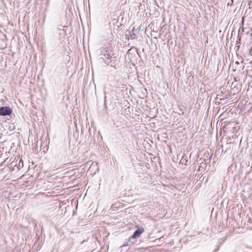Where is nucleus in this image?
I'll use <instances>...</instances> for the list:
<instances>
[{"label":"nucleus","mask_w":252,"mask_h":252,"mask_svg":"<svg viewBox=\"0 0 252 252\" xmlns=\"http://www.w3.org/2000/svg\"><path fill=\"white\" fill-rule=\"evenodd\" d=\"M12 110L9 107L4 106L0 107V116L10 115Z\"/></svg>","instance_id":"2"},{"label":"nucleus","mask_w":252,"mask_h":252,"mask_svg":"<svg viewBox=\"0 0 252 252\" xmlns=\"http://www.w3.org/2000/svg\"><path fill=\"white\" fill-rule=\"evenodd\" d=\"M101 55L106 58V60L104 61L105 63L108 64L110 63L109 61V60L115 58L114 54L112 51L109 49H104L101 51Z\"/></svg>","instance_id":"1"},{"label":"nucleus","mask_w":252,"mask_h":252,"mask_svg":"<svg viewBox=\"0 0 252 252\" xmlns=\"http://www.w3.org/2000/svg\"><path fill=\"white\" fill-rule=\"evenodd\" d=\"M144 229L143 227H138V228L135 231L131 238L132 239H136L139 237L141 234L144 232Z\"/></svg>","instance_id":"3"},{"label":"nucleus","mask_w":252,"mask_h":252,"mask_svg":"<svg viewBox=\"0 0 252 252\" xmlns=\"http://www.w3.org/2000/svg\"><path fill=\"white\" fill-rule=\"evenodd\" d=\"M235 63H236V64H239V63L238 62H235Z\"/></svg>","instance_id":"4"}]
</instances>
